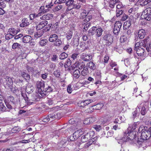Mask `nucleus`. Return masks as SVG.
<instances>
[{
  "label": "nucleus",
  "instance_id": "obj_1",
  "mask_svg": "<svg viewBox=\"0 0 151 151\" xmlns=\"http://www.w3.org/2000/svg\"><path fill=\"white\" fill-rule=\"evenodd\" d=\"M130 127H129L127 131L124 132V137L123 138V141L127 142L129 140H132L136 137V132L134 131L130 130Z\"/></svg>",
  "mask_w": 151,
  "mask_h": 151
},
{
  "label": "nucleus",
  "instance_id": "obj_2",
  "mask_svg": "<svg viewBox=\"0 0 151 151\" xmlns=\"http://www.w3.org/2000/svg\"><path fill=\"white\" fill-rule=\"evenodd\" d=\"M139 131L141 132L140 139L146 140L150 137V133L147 130V127H140L139 129Z\"/></svg>",
  "mask_w": 151,
  "mask_h": 151
},
{
  "label": "nucleus",
  "instance_id": "obj_3",
  "mask_svg": "<svg viewBox=\"0 0 151 151\" xmlns=\"http://www.w3.org/2000/svg\"><path fill=\"white\" fill-rule=\"evenodd\" d=\"M22 95L23 97L25 102L28 105L32 104L33 102L38 101L37 97L35 94L29 95V96H28L27 95L24 94L22 93Z\"/></svg>",
  "mask_w": 151,
  "mask_h": 151
},
{
  "label": "nucleus",
  "instance_id": "obj_4",
  "mask_svg": "<svg viewBox=\"0 0 151 151\" xmlns=\"http://www.w3.org/2000/svg\"><path fill=\"white\" fill-rule=\"evenodd\" d=\"M141 17L148 21L151 20V8L149 7L143 11L141 15Z\"/></svg>",
  "mask_w": 151,
  "mask_h": 151
},
{
  "label": "nucleus",
  "instance_id": "obj_5",
  "mask_svg": "<svg viewBox=\"0 0 151 151\" xmlns=\"http://www.w3.org/2000/svg\"><path fill=\"white\" fill-rule=\"evenodd\" d=\"M94 134V132L91 131L87 133L85 135L82 136L81 137V140L82 142H86L92 137Z\"/></svg>",
  "mask_w": 151,
  "mask_h": 151
},
{
  "label": "nucleus",
  "instance_id": "obj_6",
  "mask_svg": "<svg viewBox=\"0 0 151 151\" xmlns=\"http://www.w3.org/2000/svg\"><path fill=\"white\" fill-rule=\"evenodd\" d=\"M122 25L120 21H117L115 23L114 28L113 32L115 35H118L120 31V28Z\"/></svg>",
  "mask_w": 151,
  "mask_h": 151
},
{
  "label": "nucleus",
  "instance_id": "obj_7",
  "mask_svg": "<svg viewBox=\"0 0 151 151\" xmlns=\"http://www.w3.org/2000/svg\"><path fill=\"white\" fill-rule=\"evenodd\" d=\"M148 106V104L147 103H141L139 106H138L137 108L139 109L140 107L142 106L141 110V114L142 115H145L147 113Z\"/></svg>",
  "mask_w": 151,
  "mask_h": 151
},
{
  "label": "nucleus",
  "instance_id": "obj_8",
  "mask_svg": "<svg viewBox=\"0 0 151 151\" xmlns=\"http://www.w3.org/2000/svg\"><path fill=\"white\" fill-rule=\"evenodd\" d=\"M103 39L107 41L106 45H109L112 42L113 39L112 36L109 34H106L104 35L103 37Z\"/></svg>",
  "mask_w": 151,
  "mask_h": 151
},
{
  "label": "nucleus",
  "instance_id": "obj_9",
  "mask_svg": "<svg viewBox=\"0 0 151 151\" xmlns=\"http://www.w3.org/2000/svg\"><path fill=\"white\" fill-rule=\"evenodd\" d=\"M47 116L50 119H59L61 117V115L60 113L55 112L50 114L48 115Z\"/></svg>",
  "mask_w": 151,
  "mask_h": 151
},
{
  "label": "nucleus",
  "instance_id": "obj_10",
  "mask_svg": "<svg viewBox=\"0 0 151 151\" xmlns=\"http://www.w3.org/2000/svg\"><path fill=\"white\" fill-rule=\"evenodd\" d=\"M48 23L47 21H43L40 22L36 26V29L37 30H41L46 26Z\"/></svg>",
  "mask_w": 151,
  "mask_h": 151
},
{
  "label": "nucleus",
  "instance_id": "obj_11",
  "mask_svg": "<svg viewBox=\"0 0 151 151\" xmlns=\"http://www.w3.org/2000/svg\"><path fill=\"white\" fill-rule=\"evenodd\" d=\"M4 100H6L10 103L12 104V105H15L16 103V101L14 99V97L12 96L8 97L6 99H5Z\"/></svg>",
  "mask_w": 151,
  "mask_h": 151
},
{
  "label": "nucleus",
  "instance_id": "obj_12",
  "mask_svg": "<svg viewBox=\"0 0 151 151\" xmlns=\"http://www.w3.org/2000/svg\"><path fill=\"white\" fill-rule=\"evenodd\" d=\"M81 57L82 59L85 61H89L91 60L92 58L91 55H86L85 53H83L81 55Z\"/></svg>",
  "mask_w": 151,
  "mask_h": 151
},
{
  "label": "nucleus",
  "instance_id": "obj_13",
  "mask_svg": "<svg viewBox=\"0 0 151 151\" xmlns=\"http://www.w3.org/2000/svg\"><path fill=\"white\" fill-rule=\"evenodd\" d=\"M45 82L43 81H39L36 82V86L38 89L43 88V89H44L45 88Z\"/></svg>",
  "mask_w": 151,
  "mask_h": 151
},
{
  "label": "nucleus",
  "instance_id": "obj_14",
  "mask_svg": "<svg viewBox=\"0 0 151 151\" xmlns=\"http://www.w3.org/2000/svg\"><path fill=\"white\" fill-rule=\"evenodd\" d=\"M34 88L32 85L28 84L26 87V91L28 94L31 93L34 90Z\"/></svg>",
  "mask_w": 151,
  "mask_h": 151
},
{
  "label": "nucleus",
  "instance_id": "obj_15",
  "mask_svg": "<svg viewBox=\"0 0 151 151\" xmlns=\"http://www.w3.org/2000/svg\"><path fill=\"white\" fill-rule=\"evenodd\" d=\"M53 15L52 14H45L40 17V19L42 20H50L53 17Z\"/></svg>",
  "mask_w": 151,
  "mask_h": 151
},
{
  "label": "nucleus",
  "instance_id": "obj_16",
  "mask_svg": "<svg viewBox=\"0 0 151 151\" xmlns=\"http://www.w3.org/2000/svg\"><path fill=\"white\" fill-rule=\"evenodd\" d=\"M22 23L20 24V26L21 27H24L29 24V23L26 18H24L22 20Z\"/></svg>",
  "mask_w": 151,
  "mask_h": 151
},
{
  "label": "nucleus",
  "instance_id": "obj_17",
  "mask_svg": "<svg viewBox=\"0 0 151 151\" xmlns=\"http://www.w3.org/2000/svg\"><path fill=\"white\" fill-rule=\"evenodd\" d=\"M145 52L144 49L141 47H138L136 51L137 54L138 56H142L144 55Z\"/></svg>",
  "mask_w": 151,
  "mask_h": 151
},
{
  "label": "nucleus",
  "instance_id": "obj_18",
  "mask_svg": "<svg viewBox=\"0 0 151 151\" xmlns=\"http://www.w3.org/2000/svg\"><path fill=\"white\" fill-rule=\"evenodd\" d=\"M119 3L120 1L119 0H110L109 2V6L111 8H113L116 4Z\"/></svg>",
  "mask_w": 151,
  "mask_h": 151
},
{
  "label": "nucleus",
  "instance_id": "obj_19",
  "mask_svg": "<svg viewBox=\"0 0 151 151\" xmlns=\"http://www.w3.org/2000/svg\"><path fill=\"white\" fill-rule=\"evenodd\" d=\"M32 39V38L30 36L26 35L23 37L22 38V41L24 43H27L30 42Z\"/></svg>",
  "mask_w": 151,
  "mask_h": 151
},
{
  "label": "nucleus",
  "instance_id": "obj_20",
  "mask_svg": "<svg viewBox=\"0 0 151 151\" xmlns=\"http://www.w3.org/2000/svg\"><path fill=\"white\" fill-rule=\"evenodd\" d=\"M96 35L99 37L101 36L102 34V32L103 30L101 27H99L97 28L96 27Z\"/></svg>",
  "mask_w": 151,
  "mask_h": 151
},
{
  "label": "nucleus",
  "instance_id": "obj_21",
  "mask_svg": "<svg viewBox=\"0 0 151 151\" xmlns=\"http://www.w3.org/2000/svg\"><path fill=\"white\" fill-rule=\"evenodd\" d=\"M131 25V22L130 20L126 21L124 23L123 25V29L124 30L128 29Z\"/></svg>",
  "mask_w": 151,
  "mask_h": 151
},
{
  "label": "nucleus",
  "instance_id": "obj_22",
  "mask_svg": "<svg viewBox=\"0 0 151 151\" xmlns=\"http://www.w3.org/2000/svg\"><path fill=\"white\" fill-rule=\"evenodd\" d=\"M58 38V35L55 34L51 35L49 37V40L51 42L56 41Z\"/></svg>",
  "mask_w": 151,
  "mask_h": 151
},
{
  "label": "nucleus",
  "instance_id": "obj_23",
  "mask_svg": "<svg viewBox=\"0 0 151 151\" xmlns=\"http://www.w3.org/2000/svg\"><path fill=\"white\" fill-rule=\"evenodd\" d=\"M37 32L35 33V37L37 38L41 37L43 34L44 32L43 30H37Z\"/></svg>",
  "mask_w": 151,
  "mask_h": 151
},
{
  "label": "nucleus",
  "instance_id": "obj_24",
  "mask_svg": "<svg viewBox=\"0 0 151 151\" xmlns=\"http://www.w3.org/2000/svg\"><path fill=\"white\" fill-rule=\"evenodd\" d=\"M88 14V12H87L86 10H83L79 16V18L80 19H83L85 18H86V17Z\"/></svg>",
  "mask_w": 151,
  "mask_h": 151
},
{
  "label": "nucleus",
  "instance_id": "obj_25",
  "mask_svg": "<svg viewBox=\"0 0 151 151\" xmlns=\"http://www.w3.org/2000/svg\"><path fill=\"white\" fill-rule=\"evenodd\" d=\"M145 35V31L143 29L139 30L138 32V35L140 39H142L144 38Z\"/></svg>",
  "mask_w": 151,
  "mask_h": 151
},
{
  "label": "nucleus",
  "instance_id": "obj_26",
  "mask_svg": "<svg viewBox=\"0 0 151 151\" xmlns=\"http://www.w3.org/2000/svg\"><path fill=\"white\" fill-rule=\"evenodd\" d=\"M55 42L54 45L56 46L59 47L63 44L62 41L59 39H58Z\"/></svg>",
  "mask_w": 151,
  "mask_h": 151
},
{
  "label": "nucleus",
  "instance_id": "obj_27",
  "mask_svg": "<svg viewBox=\"0 0 151 151\" xmlns=\"http://www.w3.org/2000/svg\"><path fill=\"white\" fill-rule=\"evenodd\" d=\"M74 0H67L65 2V4L67 6L74 7Z\"/></svg>",
  "mask_w": 151,
  "mask_h": 151
},
{
  "label": "nucleus",
  "instance_id": "obj_28",
  "mask_svg": "<svg viewBox=\"0 0 151 151\" xmlns=\"http://www.w3.org/2000/svg\"><path fill=\"white\" fill-rule=\"evenodd\" d=\"M96 27H93L91 29L89 30L88 33L90 35H93L96 34Z\"/></svg>",
  "mask_w": 151,
  "mask_h": 151
},
{
  "label": "nucleus",
  "instance_id": "obj_29",
  "mask_svg": "<svg viewBox=\"0 0 151 151\" xmlns=\"http://www.w3.org/2000/svg\"><path fill=\"white\" fill-rule=\"evenodd\" d=\"M92 18V16L91 15L88 14L86 17L85 19L83 20V23L85 24L89 21Z\"/></svg>",
  "mask_w": 151,
  "mask_h": 151
},
{
  "label": "nucleus",
  "instance_id": "obj_30",
  "mask_svg": "<svg viewBox=\"0 0 151 151\" xmlns=\"http://www.w3.org/2000/svg\"><path fill=\"white\" fill-rule=\"evenodd\" d=\"M21 75L26 80H29L30 79V76L24 72H22Z\"/></svg>",
  "mask_w": 151,
  "mask_h": 151
},
{
  "label": "nucleus",
  "instance_id": "obj_31",
  "mask_svg": "<svg viewBox=\"0 0 151 151\" xmlns=\"http://www.w3.org/2000/svg\"><path fill=\"white\" fill-rule=\"evenodd\" d=\"M80 75V71L78 70H76L73 72L74 77L76 78H78Z\"/></svg>",
  "mask_w": 151,
  "mask_h": 151
},
{
  "label": "nucleus",
  "instance_id": "obj_32",
  "mask_svg": "<svg viewBox=\"0 0 151 151\" xmlns=\"http://www.w3.org/2000/svg\"><path fill=\"white\" fill-rule=\"evenodd\" d=\"M48 41L47 39H44L40 40L39 42V44L41 46H45L47 43Z\"/></svg>",
  "mask_w": 151,
  "mask_h": 151
},
{
  "label": "nucleus",
  "instance_id": "obj_33",
  "mask_svg": "<svg viewBox=\"0 0 151 151\" xmlns=\"http://www.w3.org/2000/svg\"><path fill=\"white\" fill-rule=\"evenodd\" d=\"M5 78L7 81L6 83L8 84L9 86H11L12 84V80L11 78L8 76H6Z\"/></svg>",
  "mask_w": 151,
  "mask_h": 151
},
{
  "label": "nucleus",
  "instance_id": "obj_34",
  "mask_svg": "<svg viewBox=\"0 0 151 151\" xmlns=\"http://www.w3.org/2000/svg\"><path fill=\"white\" fill-rule=\"evenodd\" d=\"M4 101L6 107L8 109H12V107L15 106V105H12V104H11L10 103L7 102L6 100H4Z\"/></svg>",
  "mask_w": 151,
  "mask_h": 151
},
{
  "label": "nucleus",
  "instance_id": "obj_35",
  "mask_svg": "<svg viewBox=\"0 0 151 151\" xmlns=\"http://www.w3.org/2000/svg\"><path fill=\"white\" fill-rule=\"evenodd\" d=\"M68 57V54L65 52L61 53L59 56L60 59L63 60L66 58Z\"/></svg>",
  "mask_w": 151,
  "mask_h": 151
},
{
  "label": "nucleus",
  "instance_id": "obj_36",
  "mask_svg": "<svg viewBox=\"0 0 151 151\" xmlns=\"http://www.w3.org/2000/svg\"><path fill=\"white\" fill-rule=\"evenodd\" d=\"M53 90V88L50 86H48L47 87L43 89V91L47 92H52Z\"/></svg>",
  "mask_w": 151,
  "mask_h": 151
},
{
  "label": "nucleus",
  "instance_id": "obj_37",
  "mask_svg": "<svg viewBox=\"0 0 151 151\" xmlns=\"http://www.w3.org/2000/svg\"><path fill=\"white\" fill-rule=\"evenodd\" d=\"M63 8V6L60 4H59L58 6L55 7L53 9V11L55 12L58 11L60 10Z\"/></svg>",
  "mask_w": 151,
  "mask_h": 151
},
{
  "label": "nucleus",
  "instance_id": "obj_38",
  "mask_svg": "<svg viewBox=\"0 0 151 151\" xmlns=\"http://www.w3.org/2000/svg\"><path fill=\"white\" fill-rule=\"evenodd\" d=\"M79 132L77 130L74 132L72 134L73 136L75 137V139H77L78 138L80 137L81 134H79Z\"/></svg>",
  "mask_w": 151,
  "mask_h": 151
},
{
  "label": "nucleus",
  "instance_id": "obj_39",
  "mask_svg": "<svg viewBox=\"0 0 151 151\" xmlns=\"http://www.w3.org/2000/svg\"><path fill=\"white\" fill-rule=\"evenodd\" d=\"M8 31L9 32H12L13 34L14 35L17 34L18 33L17 30H16L15 29L13 28L9 29Z\"/></svg>",
  "mask_w": 151,
  "mask_h": 151
},
{
  "label": "nucleus",
  "instance_id": "obj_40",
  "mask_svg": "<svg viewBox=\"0 0 151 151\" xmlns=\"http://www.w3.org/2000/svg\"><path fill=\"white\" fill-rule=\"evenodd\" d=\"M0 109L2 111H4L6 109V108L3 102L0 103Z\"/></svg>",
  "mask_w": 151,
  "mask_h": 151
},
{
  "label": "nucleus",
  "instance_id": "obj_41",
  "mask_svg": "<svg viewBox=\"0 0 151 151\" xmlns=\"http://www.w3.org/2000/svg\"><path fill=\"white\" fill-rule=\"evenodd\" d=\"M14 37V35L10 33L7 34L5 36V38L6 40H9L12 38Z\"/></svg>",
  "mask_w": 151,
  "mask_h": 151
},
{
  "label": "nucleus",
  "instance_id": "obj_42",
  "mask_svg": "<svg viewBox=\"0 0 151 151\" xmlns=\"http://www.w3.org/2000/svg\"><path fill=\"white\" fill-rule=\"evenodd\" d=\"M116 16L118 17L122 14L123 11L122 9H116Z\"/></svg>",
  "mask_w": 151,
  "mask_h": 151
},
{
  "label": "nucleus",
  "instance_id": "obj_43",
  "mask_svg": "<svg viewBox=\"0 0 151 151\" xmlns=\"http://www.w3.org/2000/svg\"><path fill=\"white\" fill-rule=\"evenodd\" d=\"M93 128L97 131H99L101 129V127L100 125H96L93 126Z\"/></svg>",
  "mask_w": 151,
  "mask_h": 151
},
{
  "label": "nucleus",
  "instance_id": "obj_44",
  "mask_svg": "<svg viewBox=\"0 0 151 151\" xmlns=\"http://www.w3.org/2000/svg\"><path fill=\"white\" fill-rule=\"evenodd\" d=\"M39 16L38 14L35 15V13H34L33 14H31L29 15V18L30 20H32L34 19V18L37 17L38 16Z\"/></svg>",
  "mask_w": 151,
  "mask_h": 151
},
{
  "label": "nucleus",
  "instance_id": "obj_45",
  "mask_svg": "<svg viewBox=\"0 0 151 151\" xmlns=\"http://www.w3.org/2000/svg\"><path fill=\"white\" fill-rule=\"evenodd\" d=\"M6 1L5 0H0V6L3 7H4L6 6Z\"/></svg>",
  "mask_w": 151,
  "mask_h": 151
},
{
  "label": "nucleus",
  "instance_id": "obj_46",
  "mask_svg": "<svg viewBox=\"0 0 151 151\" xmlns=\"http://www.w3.org/2000/svg\"><path fill=\"white\" fill-rule=\"evenodd\" d=\"M20 46L19 44L17 42L14 43L12 45V48L14 49H15Z\"/></svg>",
  "mask_w": 151,
  "mask_h": 151
},
{
  "label": "nucleus",
  "instance_id": "obj_47",
  "mask_svg": "<svg viewBox=\"0 0 151 151\" xmlns=\"http://www.w3.org/2000/svg\"><path fill=\"white\" fill-rule=\"evenodd\" d=\"M103 105L102 103H99L96 104L94 106H96V109L98 110L101 109L102 107L103 106Z\"/></svg>",
  "mask_w": 151,
  "mask_h": 151
},
{
  "label": "nucleus",
  "instance_id": "obj_48",
  "mask_svg": "<svg viewBox=\"0 0 151 151\" xmlns=\"http://www.w3.org/2000/svg\"><path fill=\"white\" fill-rule=\"evenodd\" d=\"M127 39V37L125 35L123 36L120 37V40L121 42H124L126 41Z\"/></svg>",
  "mask_w": 151,
  "mask_h": 151
},
{
  "label": "nucleus",
  "instance_id": "obj_49",
  "mask_svg": "<svg viewBox=\"0 0 151 151\" xmlns=\"http://www.w3.org/2000/svg\"><path fill=\"white\" fill-rule=\"evenodd\" d=\"M72 32H70L68 33L67 34L66 37L68 40H70L72 37Z\"/></svg>",
  "mask_w": 151,
  "mask_h": 151
},
{
  "label": "nucleus",
  "instance_id": "obj_50",
  "mask_svg": "<svg viewBox=\"0 0 151 151\" xmlns=\"http://www.w3.org/2000/svg\"><path fill=\"white\" fill-rule=\"evenodd\" d=\"M90 123H92L96 120V118L94 117H92L88 118Z\"/></svg>",
  "mask_w": 151,
  "mask_h": 151
},
{
  "label": "nucleus",
  "instance_id": "obj_51",
  "mask_svg": "<svg viewBox=\"0 0 151 151\" xmlns=\"http://www.w3.org/2000/svg\"><path fill=\"white\" fill-rule=\"evenodd\" d=\"M14 150V148L12 147H10L8 148H4L2 151H13Z\"/></svg>",
  "mask_w": 151,
  "mask_h": 151
},
{
  "label": "nucleus",
  "instance_id": "obj_52",
  "mask_svg": "<svg viewBox=\"0 0 151 151\" xmlns=\"http://www.w3.org/2000/svg\"><path fill=\"white\" fill-rule=\"evenodd\" d=\"M49 9H46L44 10L42 12H40L38 13L39 16H41L43 15L44 14L46 13L49 11Z\"/></svg>",
  "mask_w": 151,
  "mask_h": 151
},
{
  "label": "nucleus",
  "instance_id": "obj_53",
  "mask_svg": "<svg viewBox=\"0 0 151 151\" xmlns=\"http://www.w3.org/2000/svg\"><path fill=\"white\" fill-rule=\"evenodd\" d=\"M113 134V132L112 131H109L107 132V136H106L107 137H111L112 136Z\"/></svg>",
  "mask_w": 151,
  "mask_h": 151
},
{
  "label": "nucleus",
  "instance_id": "obj_54",
  "mask_svg": "<svg viewBox=\"0 0 151 151\" xmlns=\"http://www.w3.org/2000/svg\"><path fill=\"white\" fill-rule=\"evenodd\" d=\"M88 118L86 119L83 122V123L85 124H90Z\"/></svg>",
  "mask_w": 151,
  "mask_h": 151
},
{
  "label": "nucleus",
  "instance_id": "obj_55",
  "mask_svg": "<svg viewBox=\"0 0 151 151\" xmlns=\"http://www.w3.org/2000/svg\"><path fill=\"white\" fill-rule=\"evenodd\" d=\"M128 17V16L127 15L125 14H123L121 19V20L122 21H125L127 19Z\"/></svg>",
  "mask_w": 151,
  "mask_h": 151
},
{
  "label": "nucleus",
  "instance_id": "obj_56",
  "mask_svg": "<svg viewBox=\"0 0 151 151\" xmlns=\"http://www.w3.org/2000/svg\"><path fill=\"white\" fill-rule=\"evenodd\" d=\"M51 60L52 61H55L58 60V57L56 55H53L51 56Z\"/></svg>",
  "mask_w": 151,
  "mask_h": 151
},
{
  "label": "nucleus",
  "instance_id": "obj_57",
  "mask_svg": "<svg viewBox=\"0 0 151 151\" xmlns=\"http://www.w3.org/2000/svg\"><path fill=\"white\" fill-rule=\"evenodd\" d=\"M50 119L47 116L45 117V118L43 119L42 121L43 122H48Z\"/></svg>",
  "mask_w": 151,
  "mask_h": 151
},
{
  "label": "nucleus",
  "instance_id": "obj_58",
  "mask_svg": "<svg viewBox=\"0 0 151 151\" xmlns=\"http://www.w3.org/2000/svg\"><path fill=\"white\" fill-rule=\"evenodd\" d=\"M90 25V23H87L84 26V28H83V30L85 31H86L87 30L88 27H89Z\"/></svg>",
  "mask_w": 151,
  "mask_h": 151
},
{
  "label": "nucleus",
  "instance_id": "obj_59",
  "mask_svg": "<svg viewBox=\"0 0 151 151\" xmlns=\"http://www.w3.org/2000/svg\"><path fill=\"white\" fill-rule=\"evenodd\" d=\"M136 123H134V124L132 126V127L131 126H129V127H131V129H130V130L132 131L133 130H135L136 128Z\"/></svg>",
  "mask_w": 151,
  "mask_h": 151
},
{
  "label": "nucleus",
  "instance_id": "obj_60",
  "mask_svg": "<svg viewBox=\"0 0 151 151\" xmlns=\"http://www.w3.org/2000/svg\"><path fill=\"white\" fill-rule=\"evenodd\" d=\"M23 36V35L21 34H19L18 35H17L15 36L14 37V39L15 40H18L19 38H20L21 37H22Z\"/></svg>",
  "mask_w": 151,
  "mask_h": 151
},
{
  "label": "nucleus",
  "instance_id": "obj_61",
  "mask_svg": "<svg viewBox=\"0 0 151 151\" xmlns=\"http://www.w3.org/2000/svg\"><path fill=\"white\" fill-rule=\"evenodd\" d=\"M78 55V54L76 53H73L71 56V58L73 59V60H75L77 58Z\"/></svg>",
  "mask_w": 151,
  "mask_h": 151
},
{
  "label": "nucleus",
  "instance_id": "obj_62",
  "mask_svg": "<svg viewBox=\"0 0 151 151\" xmlns=\"http://www.w3.org/2000/svg\"><path fill=\"white\" fill-rule=\"evenodd\" d=\"M109 60V56L108 55H106L104 57V62L107 63Z\"/></svg>",
  "mask_w": 151,
  "mask_h": 151
},
{
  "label": "nucleus",
  "instance_id": "obj_63",
  "mask_svg": "<svg viewBox=\"0 0 151 151\" xmlns=\"http://www.w3.org/2000/svg\"><path fill=\"white\" fill-rule=\"evenodd\" d=\"M116 6V9H121L122 7V5L120 2Z\"/></svg>",
  "mask_w": 151,
  "mask_h": 151
},
{
  "label": "nucleus",
  "instance_id": "obj_64",
  "mask_svg": "<svg viewBox=\"0 0 151 151\" xmlns=\"http://www.w3.org/2000/svg\"><path fill=\"white\" fill-rule=\"evenodd\" d=\"M133 117L134 118H135L138 115V113L137 111H135L132 113Z\"/></svg>",
  "mask_w": 151,
  "mask_h": 151
}]
</instances>
